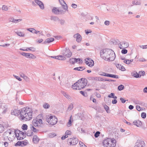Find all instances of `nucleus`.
Wrapping results in <instances>:
<instances>
[{
	"label": "nucleus",
	"instance_id": "obj_32",
	"mask_svg": "<svg viewBox=\"0 0 147 147\" xmlns=\"http://www.w3.org/2000/svg\"><path fill=\"white\" fill-rule=\"evenodd\" d=\"M85 69L84 67H76L74 68L75 70H77L79 71H82Z\"/></svg>",
	"mask_w": 147,
	"mask_h": 147
},
{
	"label": "nucleus",
	"instance_id": "obj_34",
	"mask_svg": "<svg viewBox=\"0 0 147 147\" xmlns=\"http://www.w3.org/2000/svg\"><path fill=\"white\" fill-rule=\"evenodd\" d=\"M73 108V104L72 103H71L69 106L68 107L67 111H70Z\"/></svg>",
	"mask_w": 147,
	"mask_h": 147
},
{
	"label": "nucleus",
	"instance_id": "obj_61",
	"mask_svg": "<svg viewBox=\"0 0 147 147\" xmlns=\"http://www.w3.org/2000/svg\"><path fill=\"white\" fill-rule=\"evenodd\" d=\"M139 73L140 74H141L142 76H144L145 74V72L144 71H139Z\"/></svg>",
	"mask_w": 147,
	"mask_h": 147
},
{
	"label": "nucleus",
	"instance_id": "obj_42",
	"mask_svg": "<svg viewBox=\"0 0 147 147\" xmlns=\"http://www.w3.org/2000/svg\"><path fill=\"white\" fill-rule=\"evenodd\" d=\"M27 125L26 124H24L22 126V128L24 130H26L27 129Z\"/></svg>",
	"mask_w": 147,
	"mask_h": 147
},
{
	"label": "nucleus",
	"instance_id": "obj_41",
	"mask_svg": "<svg viewBox=\"0 0 147 147\" xmlns=\"http://www.w3.org/2000/svg\"><path fill=\"white\" fill-rule=\"evenodd\" d=\"M59 21L60 24L61 25H64L65 23V21L64 20H59Z\"/></svg>",
	"mask_w": 147,
	"mask_h": 147
},
{
	"label": "nucleus",
	"instance_id": "obj_52",
	"mask_svg": "<svg viewBox=\"0 0 147 147\" xmlns=\"http://www.w3.org/2000/svg\"><path fill=\"white\" fill-rule=\"evenodd\" d=\"M37 122L38 123V124L39 125H41V124H42L43 123L42 121V119H37Z\"/></svg>",
	"mask_w": 147,
	"mask_h": 147
},
{
	"label": "nucleus",
	"instance_id": "obj_31",
	"mask_svg": "<svg viewBox=\"0 0 147 147\" xmlns=\"http://www.w3.org/2000/svg\"><path fill=\"white\" fill-rule=\"evenodd\" d=\"M66 57L63 55H58L57 56V59L60 60H65Z\"/></svg>",
	"mask_w": 147,
	"mask_h": 147
},
{
	"label": "nucleus",
	"instance_id": "obj_49",
	"mask_svg": "<svg viewBox=\"0 0 147 147\" xmlns=\"http://www.w3.org/2000/svg\"><path fill=\"white\" fill-rule=\"evenodd\" d=\"M69 61L72 64H74L75 63V58H72L70 59Z\"/></svg>",
	"mask_w": 147,
	"mask_h": 147
},
{
	"label": "nucleus",
	"instance_id": "obj_23",
	"mask_svg": "<svg viewBox=\"0 0 147 147\" xmlns=\"http://www.w3.org/2000/svg\"><path fill=\"white\" fill-rule=\"evenodd\" d=\"M39 140V138L36 135H34L33 139V141L34 143H37L38 142Z\"/></svg>",
	"mask_w": 147,
	"mask_h": 147
},
{
	"label": "nucleus",
	"instance_id": "obj_17",
	"mask_svg": "<svg viewBox=\"0 0 147 147\" xmlns=\"http://www.w3.org/2000/svg\"><path fill=\"white\" fill-rule=\"evenodd\" d=\"M133 124L138 127H140L142 126V122L138 120H135L133 122Z\"/></svg>",
	"mask_w": 147,
	"mask_h": 147
},
{
	"label": "nucleus",
	"instance_id": "obj_12",
	"mask_svg": "<svg viewBox=\"0 0 147 147\" xmlns=\"http://www.w3.org/2000/svg\"><path fill=\"white\" fill-rule=\"evenodd\" d=\"M85 63L89 67H92L94 65V61L90 58H86L84 60Z\"/></svg>",
	"mask_w": 147,
	"mask_h": 147
},
{
	"label": "nucleus",
	"instance_id": "obj_30",
	"mask_svg": "<svg viewBox=\"0 0 147 147\" xmlns=\"http://www.w3.org/2000/svg\"><path fill=\"white\" fill-rule=\"evenodd\" d=\"M16 33L18 35V36H20L24 37V34L23 32H16Z\"/></svg>",
	"mask_w": 147,
	"mask_h": 147
},
{
	"label": "nucleus",
	"instance_id": "obj_24",
	"mask_svg": "<svg viewBox=\"0 0 147 147\" xmlns=\"http://www.w3.org/2000/svg\"><path fill=\"white\" fill-rule=\"evenodd\" d=\"M8 143L7 142H0V147H6L8 146Z\"/></svg>",
	"mask_w": 147,
	"mask_h": 147
},
{
	"label": "nucleus",
	"instance_id": "obj_5",
	"mask_svg": "<svg viewBox=\"0 0 147 147\" xmlns=\"http://www.w3.org/2000/svg\"><path fill=\"white\" fill-rule=\"evenodd\" d=\"M5 133L8 135L7 137L8 139L10 141H12L16 137L17 134L16 133V131L14 130L9 129L7 130Z\"/></svg>",
	"mask_w": 147,
	"mask_h": 147
},
{
	"label": "nucleus",
	"instance_id": "obj_39",
	"mask_svg": "<svg viewBox=\"0 0 147 147\" xmlns=\"http://www.w3.org/2000/svg\"><path fill=\"white\" fill-rule=\"evenodd\" d=\"M4 127L2 125L0 124V133H2L4 131Z\"/></svg>",
	"mask_w": 147,
	"mask_h": 147
},
{
	"label": "nucleus",
	"instance_id": "obj_21",
	"mask_svg": "<svg viewBox=\"0 0 147 147\" xmlns=\"http://www.w3.org/2000/svg\"><path fill=\"white\" fill-rule=\"evenodd\" d=\"M22 20V19H16L13 18H11L10 21L14 23H18Z\"/></svg>",
	"mask_w": 147,
	"mask_h": 147
},
{
	"label": "nucleus",
	"instance_id": "obj_14",
	"mask_svg": "<svg viewBox=\"0 0 147 147\" xmlns=\"http://www.w3.org/2000/svg\"><path fill=\"white\" fill-rule=\"evenodd\" d=\"M129 46L128 43L125 41H123L119 45V47L120 49L127 48Z\"/></svg>",
	"mask_w": 147,
	"mask_h": 147
},
{
	"label": "nucleus",
	"instance_id": "obj_2",
	"mask_svg": "<svg viewBox=\"0 0 147 147\" xmlns=\"http://www.w3.org/2000/svg\"><path fill=\"white\" fill-rule=\"evenodd\" d=\"M101 57L105 60L110 61H113L115 58L114 51L110 49H105L100 51Z\"/></svg>",
	"mask_w": 147,
	"mask_h": 147
},
{
	"label": "nucleus",
	"instance_id": "obj_6",
	"mask_svg": "<svg viewBox=\"0 0 147 147\" xmlns=\"http://www.w3.org/2000/svg\"><path fill=\"white\" fill-rule=\"evenodd\" d=\"M46 120L47 122L52 125H55L58 121L57 119L55 116H48Z\"/></svg>",
	"mask_w": 147,
	"mask_h": 147
},
{
	"label": "nucleus",
	"instance_id": "obj_16",
	"mask_svg": "<svg viewBox=\"0 0 147 147\" xmlns=\"http://www.w3.org/2000/svg\"><path fill=\"white\" fill-rule=\"evenodd\" d=\"M73 37L74 38L76 39V40L78 42H80L82 40V37L79 33L74 34Z\"/></svg>",
	"mask_w": 147,
	"mask_h": 147
},
{
	"label": "nucleus",
	"instance_id": "obj_28",
	"mask_svg": "<svg viewBox=\"0 0 147 147\" xmlns=\"http://www.w3.org/2000/svg\"><path fill=\"white\" fill-rule=\"evenodd\" d=\"M133 76L136 78H139L141 76V74H140L139 73H138L137 72H135L133 74Z\"/></svg>",
	"mask_w": 147,
	"mask_h": 147
},
{
	"label": "nucleus",
	"instance_id": "obj_22",
	"mask_svg": "<svg viewBox=\"0 0 147 147\" xmlns=\"http://www.w3.org/2000/svg\"><path fill=\"white\" fill-rule=\"evenodd\" d=\"M132 4L133 5H138L141 4V2L140 0H134L132 2Z\"/></svg>",
	"mask_w": 147,
	"mask_h": 147
},
{
	"label": "nucleus",
	"instance_id": "obj_47",
	"mask_svg": "<svg viewBox=\"0 0 147 147\" xmlns=\"http://www.w3.org/2000/svg\"><path fill=\"white\" fill-rule=\"evenodd\" d=\"M22 142L18 141L15 144L16 146H20L22 145Z\"/></svg>",
	"mask_w": 147,
	"mask_h": 147
},
{
	"label": "nucleus",
	"instance_id": "obj_26",
	"mask_svg": "<svg viewBox=\"0 0 147 147\" xmlns=\"http://www.w3.org/2000/svg\"><path fill=\"white\" fill-rule=\"evenodd\" d=\"M30 127L31 130L34 132H36L38 131V130H37L35 128L32 124H31L30 125Z\"/></svg>",
	"mask_w": 147,
	"mask_h": 147
},
{
	"label": "nucleus",
	"instance_id": "obj_27",
	"mask_svg": "<svg viewBox=\"0 0 147 147\" xmlns=\"http://www.w3.org/2000/svg\"><path fill=\"white\" fill-rule=\"evenodd\" d=\"M107 77L113 78H119V76L117 75L109 74H107Z\"/></svg>",
	"mask_w": 147,
	"mask_h": 147
},
{
	"label": "nucleus",
	"instance_id": "obj_50",
	"mask_svg": "<svg viewBox=\"0 0 147 147\" xmlns=\"http://www.w3.org/2000/svg\"><path fill=\"white\" fill-rule=\"evenodd\" d=\"M100 134V132L98 131H96L94 134V136L96 138H97L99 136Z\"/></svg>",
	"mask_w": 147,
	"mask_h": 147
},
{
	"label": "nucleus",
	"instance_id": "obj_63",
	"mask_svg": "<svg viewBox=\"0 0 147 147\" xmlns=\"http://www.w3.org/2000/svg\"><path fill=\"white\" fill-rule=\"evenodd\" d=\"M121 65L119 64H115V66L118 69H120L121 66Z\"/></svg>",
	"mask_w": 147,
	"mask_h": 147
},
{
	"label": "nucleus",
	"instance_id": "obj_18",
	"mask_svg": "<svg viewBox=\"0 0 147 147\" xmlns=\"http://www.w3.org/2000/svg\"><path fill=\"white\" fill-rule=\"evenodd\" d=\"M61 5L63 7V8L66 10L68 11V7L66 4L63 0H59Z\"/></svg>",
	"mask_w": 147,
	"mask_h": 147
},
{
	"label": "nucleus",
	"instance_id": "obj_29",
	"mask_svg": "<svg viewBox=\"0 0 147 147\" xmlns=\"http://www.w3.org/2000/svg\"><path fill=\"white\" fill-rule=\"evenodd\" d=\"M61 93L67 99H69L70 97L66 92L64 91H61Z\"/></svg>",
	"mask_w": 147,
	"mask_h": 147
},
{
	"label": "nucleus",
	"instance_id": "obj_53",
	"mask_svg": "<svg viewBox=\"0 0 147 147\" xmlns=\"http://www.w3.org/2000/svg\"><path fill=\"white\" fill-rule=\"evenodd\" d=\"M79 144L81 147H86V146L82 142H80Z\"/></svg>",
	"mask_w": 147,
	"mask_h": 147
},
{
	"label": "nucleus",
	"instance_id": "obj_8",
	"mask_svg": "<svg viewBox=\"0 0 147 147\" xmlns=\"http://www.w3.org/2000/svg\"><path fill=\"white\" fill-rule=\"evenodd\" d=\"M62 54L65 57L69 58L72 55V53L68 49H66L62 51Z\"/></svg>",
	"mask_w": 147,
	"mask_h": 147
},
{
	"label": "nucleus",
	"instance_id": "obj_25",
	"mask_svg": "<svg viewBox=\"0 0 147 147\" xmlns=\"http://www.w3.org/2000/svg\"><path fill=\"white\" fill-rule=\"evenodd\" d=\"M32 125H33V126L35 127L39 125L38 123L37 119H34L32 121Z\"/></svg>",
	"mask_w": 147,
	"mask_h": 147
},
{
	"label": "nucleus",
	"instance_id": "obj_44",
	"mask_svg": "<svg viewBox=\"0 0 147 147\" xmlns=\"http://www.w3.org/2000/svg\"><path fill=\"white\" fill-rule=\"evenodd\" d=\"M43 106L45 109H48L49 107V105L48 103H46L43 105Z\"/></svg>",
	"mask_w": 147,
	"mask_h": 147
},
{
	"label": "nucleus",
	"instance_id": "obj_37",
	"mask_svg": "<svg viewBox=\"0 0 147 147\" xmlns=\"http://www.w3.org/2000/svg\"><path fill=\"white\" fill-rule=\"evenodd\" d=\"M107 74H108L103 72H100L99 73V75L105 76H107Z\"/></svg>",
	"mask_w": 147,
	"mask_h": 147
},
{
	"label": "nucleus",
	"instance_id": "obj_11",
	"mask_svg": "<svg viewBox=\"0 0 147 147\" xmlns=\"http://www.w3.org/2000/svg\"><path fill=\"white\" fill-rule=\"evenodd\" d=\"M21 54L28 58L34 59L36 57L35 56L30 53H26L22 52L21 53Z\"/></svg>",
	"mask_w": 147,
	"mask_h": 147
},
{
	"label": "nucleus",
	"instance_id": "obj_9",
	"mask_svg": "<svg viewBox=\"0 0 147 147\" xmlns=\"http://www.w3.org/2000/svg\"><path fill=\"white\" fill-rule=\"evenodd\" d=\"M67 142L69 143L70 145H75L78 142V139L76 138H71L67 140Z\"/></svg>",
	"mask_w": 147,
	"mask_h": 147
},
{
	"label": "nucleus",
	"instance_id": "obj_55",
	"mask_svg": "<svg viewBox=\"0 0 147 147\" xmlns=\"http://www.w3.org/2000/svg\"><path fill=\"white\" fill-rule=\"evenodd\" d=\"M13 76L16 78L19 81H22V79L18 76H16L14 75H13Z\"/></svg>",
	"mask_w": 147,
	"mask_h": 147
},
{
	"label": "nucleus",
	"instance_id": "obj_43",
	"mask_svg": "<svg viewBox=\"0 0 147 147\" xmlns=\"http://www.w3.org/2000/svg\"><path fill=\"white\" fill-rule=\"evenodd\" d=\"M71 117H70V119H69L68 122V123L67 124V126L68 127H70L71 125Z\"/></svg>",
	"mask_w": 147,
	"mask_h": 147
},
{
	"label": "nucleus",
	"instance_id": "obj_60",
	"mask_svg": "<svg viewBox=\"0 0 147 147\" xmlns=\"http://www.w3.org/2000/svg\"><path fill=\"white\" fill-rule=\"evenodd\" d=\"M104 108L107 112H108V111L109 109V107L107 105H105L104 106Z\"/></svg>",
	"mask_w": 147,
	"mask_h": 147
},
{
	"label": "nucleus",
	"instance_id": "obj_19",
	"mask_svg": "<svg viewBox=\"0 0 147 147\" xmlns=\"http://www.w3.org/2000/svg\"><path fill=\"white\" fill-rule=\"evenodd\" d=\"M53 12L56 14H59L62 13V11L59 8H54L52 9Z\"/></svg>",
	"mask_w": 147,
	"mask_h": 147
},
{
	"label": "nucleus",
	"instance_id": "obj_62",
	"mask_svg": "<svg viewBox=\"0 0 147 147\" xmlns=\"http://www.w3.org/2000/svg\"><path fill=\"white\" fill-rule=\"evenodd\" d=\"M136 109L139 111H140L141 110V108L140 107L139 105L136 106Z\"/></svg>",
	"mask_w": 147,
	"mask_h": 147
},
{
	"label": "nucleus",
	"instance_id": "obj_45",
	"mask_svg": "<svg viewBox=\"0 0 147 147\" xmlns=\"http://www.w3.org/2000/svg\"><path fill=\"white\" fill-rule=\"evenodd\" d=\"M27 30L31 32L34 33V32L35 31V29L34 28H29L27 29Z\"/></svg>",
	"mask_w": 147,
	"mask_h": 147
},
{
	"label": "nucleus",
	"instance_id": "obj_35",
	"mask_svg": "<svg viewBox=\"0 0 147 147\" xmlns=\"http://www.w3.org/2000/svg\"><path fill=\"white\" fill-rule=\"evenodd\" d=\"M2 9L4 11H7L8 10V8L7 6L3 5L2 7Z\"/></svg>",
	"mask_w": 147,
	"mask_h": 147
},
{
	"label": "nucleus",
	"instance_id": "obj_13",
	"mask_svg": "<svg viewBox=\"0 0 147 147\" xmlns=\"http://www.w3.org/2000/svg\"><path fill=\"white\" fill-rule=\"evenodd\" d=\"M26 134L23 132H19V133L17 134L16 138L17 139L19 140H21L23 139L25 137Z\"/></svg>",
	"mask_w": 147,
	"mask_h": 147
},
{
	"label": "nucleus",
	"instance_id": "obj_10",
	"mask_svg": "<svg viewBox=\"0 0 147 147\" xmlns=\"http://www.w3.org/2000/svg\"><path fill=\"white\" fill-rule=\"evenodd\" d=\"M145 146L144 142L141 140H138L135 143L134 147H144Z\"/></svg>",
	"mask_w": 147,
	"mask_h": 147
},
{
	"label": "nucleus",
	"instance_id": "obj_57",
	"mask_svg": "<svg viewBox=\"0 0 147 147\" xmlns=\"http://www.w3.org/2000/svg\"><path fill=\"white\" fill-rule=\"evenodd\" d=\"M115 95L114 93H111L110 94H109L108 96V97L109 98H113Z\"/></svg>",
	"mask_w": 147,
	"mask_h": 147
},
{
	"label": "nucleus",
	"instance_id": "obj_4",
	"mask_svg": "<svg viewBox=\"0 0 147 147\" xmlns=\"http://www.w3.org/2000/svg\"><path fill=\"white\" fill-rule=\"evenodd\" d=\"M116 141L114 138H107L103 140V146L104 147H115Z\"/></svg>",
	"mask_w": 147,
	"mask_h": 147
},
{
	"label": "nucleus",
	"instance_id": "obj_64",
	"mask_svg": "<svg viewBox=\"0 0 147 147\" xmlns=\"http://www.w3.org/2000/svg\"><path fill=\"white\" fill-rule=\"evenodd\" d=\"M66 134H67V135H71V132L67 130L65 132Z\"/></svg>",
	"mask_w": 147,
	"mask_h": 147
},
{
	"label": "nucleus",
	"instance_id": "obj_15",
	"mask_svg": "<svg viewBox=\"0 0 147 147\" xmlns=\"http://www.w3.org/2000/svg\"><path fill=\"white\" fill-rule=\"evenodd\" d=\"M34 1L35 3L39 6L41 9H44V4L42 1L39 0H34Z\"/></svg>",
	"mask_w": 147,
	"mask_h": 147
},
{
	"label": "nucleus",
	"instance_id": "obj_48",
	"mask_svg": "<svg viewBox=\"0 0 147 147\" xmlns=\"http://www.w3.org/2000/svg\"><path fill=\"white\" fill-rule=\"evenodd\" d=\"M26 135L28 136H31L33 135V133L31 131H30V132L28 131V132L27 133Z\"/></svg>",
	"mask_w": 147,
	"mask_h": 147
},
{
	"label": "nucleus",
	"instance_id": "obj_58",
	"mask_svg": "<svg viewBox=\"0 0 147 147\" xmlns=\"http://www.w3.org/2000/svg\"><path fill=\"white\" fill-rule=\"evenodd\" d=\"M23 79L27 82L29 81V78L26 76L23 78Z\"/></svg>",
	"mask_w": 147,
	"mask_h": 147
},
{
	"label": "nucleus",
	"instance_id": "obj_40",
	"mask_svg": "<svg viewBox=\"0 0 147 147\" xmlns=\"http://www.w3.org/2000/svg\"><path fill=\"white\" fill-rule=\"evenodd\" d=\"M51 20H53L54 21H59V18L56 17L55 16H53L51 17Z\"/></svg>",
	"mask_w": 147,
	"mask_h": 147
},
{
	"label": "nucleus",
	"instance_id": "obj_36",
	"mask_svg": "<svg viewBox=\"0 0 147 147\" xmlns=\"http://www.w3.org/2000/svg\"><path fill=\"white\" fill-rule=\"evenodd\" d=\"M134 102L137 105H141L142 104V102L138 100H134Z\"/></svg>",
	"mask_w": 147,
	"mask_h": 147
},
{
	"label": "nucleus",
	"instance_id": "obj_33",
	"mask_svg": "<svg viewBox=\"0 0 147 147\" xmlns=\"http://www.w3.org/2000/svg\"><path fill=\"white\" fill-rule=\"evenodd\" d=\"M88 79L92 81H97V77H89L88 78Z\"/></svg>",
	"mask_w": 147,
	"mask_h": 147
},
{
	"label": "nucleus",
	"instance_id": "obj_1",
	"mask_svg": "<svg viewBox=\"0 0 147 147\" xmlns=\"http://www.w3.org/2000/svg\"><path fill=\"white\" fill-rule=\"evenodd\" d=\"M32 111L29 108H24L21 111L16 109H14L11 112L12 115H18L20 114L19 117L20 120L23 121L30 120L32 118Z\"/></svg>",
	"mask_w": 147,
	"mask_h": 147
},
{
	"label": "nucleus",
	"instance_id": "obj_54",
	"mask_svg": "<svg viewBox=\"0 0 147 147\" xmlns=\"http://www.w3.org/2000/svg\"><path fill=\"white\" fill-rule=\"evenodd\" d=\"M141 115L142 117L144 119L146 117V113H144V112L142 113H141Z\"/></svg>",
	"mask_w": 147,
	"mask_h": 147
},
{
	"label": "nucleus",
	"instance_id": "obj_59",
	"mask_svg": "<svg viewBox=\"0 0 147 147\" xmlns=\"http://www.w3.org/2000/svg\"><path fill=\"white\" fill-rule=\"evenodd\" d=\"M28 50H29L33 51H35V49L34 47H30L28 48Z\"/></svg>",
	"mask_w": 147,
	"mask_h": 147
},
{
	"label": "nucleus",
	"instance_id": "obj_46",
	"mask_svg": "<svg viewBox=\"0 0 147 147\" xmlns=\"http://www.w3.org/2000/svg\"><path fill=\"white\" fill-rule=\"evenodd\" d=\"M56 135V134L54 133H52L49 134V136L50 138H53Z\"/></svg>",
	"mask_w": 147,
	"mask_h": 147
},
{
	"label": "nucleus",
	"instance_id": "obj_56",
	"mask_svg": "<svg viewBox=\"0 0 147 147\" xmlns=\"http://www.w3.org/2000/svg\"><path fill=\"white\" fill-rule=\"evenodd\" d=\"M80 92L83 95L85 96H86L87 95V94L85 92H83V91H81Z\"/></svg>",
	"mask_w": 147,
	"mask_h": 147
},
{
	"label": "nucleus",
	"instance_id": "obj_51",
	"mask_svg": "<svg viewBox=\"0 0 147 147\" xmlns=\"http://www.w3.org/2000/svg\"><path fill=\"white\" fill-rule=\"evenodd\" d=\"M127 50L126 49H124L122 50L121 52L122 54H125L127 53Z\"/></svg>",
	"mask_w": 147,
	"mask_h": 147
},
{
	"label": "nucleus",
	"instance_id": "obj_38",
	"mask_svg": "<svg viewBox=\"0 0 147 147\" xmlns=\"http://www.w3.org/2000/svg\"><path fill=\"white\" fill-rule=\"evenodd\" d=\"M124 86L123 85H121L118 86V89L119 90L121 91L124 88Z\"/></svg>",
	"mask_w": 147,
	"mask_h": 147
},
{
	"label": "nucleus",
	"instance_id": "obj_7",
	"mask_svg": "<svg viewBox=\"0 0 147 147\" xmlns=\"http://www.w3.org/2000/svg\"><path fill=\"white\" fill-rule=\"evenodd\" d=\"M7 107L5 103H2L0 101V115H1L6 113Z\"/></svg>",
	"mask_w": 147,
	"mask_h": 147
},
{
	"label": "nucleus",
	"instance_id": "obj_3",
	"mask_svg": "<svg viewBox=\"0 0 147 147\" xmlns=\"http://www.w3.org/2000/svg\"><path fill=\"white\" fill-rule=\"evenodd\" d=\"M87 80L85 78H82L75 83L72 86L73 89L80 90L84 88L87 84Z\"/></svg>",
	"mask_w": 147,
	"mask_h": 147
},
{
	"label": "nucleus",
	"instance_id": "obj_20",
	"mask_svg": "<svg viewBox=\"0 0 147 147\" xmlns=\"http://www.w3.org/2000/svg\"><path fill=\"white\" fill-rule=\"evenodd\" d=\"M54 40V39L53 38H47L45 41L43 42L44 44H46L47 43L51 42Z\"/></svg>",
	"mask_w": 147,
	"mask_h": 147
}]
</instances>
